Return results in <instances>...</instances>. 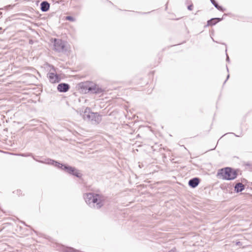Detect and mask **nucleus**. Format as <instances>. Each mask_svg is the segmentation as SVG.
I'll use <instances>...</instances> for the list:
<instances>
[{
  "instance_id": "nucleus-12",
  "label": "nucleus",
  "mask_w": 252,
  "mask_h": 252,
  "mask_svg": "<svg viewBox=\"0 0 252 252\" xmlns=\"http://www.w3.org/2000/svg\"><path fill=\"white\" fill-rule=\"evenodd\" d=\"M50 8V4L47 1H43L40 4V9L42 12L47 11Z\"/></svg>"
},
{
  "instance_id": "nucleus-9",
  "label": "nucleus",
  "mask_w": 252,
  "mask_h": 252,
  "mask_svg": "<svg viewBox=\"0 0 252 252\" xmlns=\"http://www.w3.org/2000/svg\"><path fill=\"white\" fill-rule=\"evenodd\" d=\"M49 81L51 83H57L61 81V77L59 75L53 72H49L48 74Z\"/></svg>"
},
{
  "instance_id": "nucleus-17",
  "label": "nucleus",
  "mask_w": 252,
  "mask_h": 252,
  "mask_svg": "<svg viewBox=\"0 0 252 252\" xmlns=\"http://www.w3.org/2000/svg\"><path fill=\"white\" fill-rule=\"evenodd\" d=\"M245 165L250 167L252 166V164L249 162H247L245 163Z\"/></svg>"
},
{
  "instance_id": "nucleus-4",
  "label": "nucleus",
  "mask_w": 252,
  "mask_h": 252,
  "mask_svg": "<svg viewBox=\"0 0 252 252\" xmlns=\"http://www.w3.org/2000/svg\"><path fill=\"white\" fill-rule=\"evenodd\" d=\"M65 42L60 39H54V49L58 52H63L65 49Z\"/></svg>"
},
{
  "instance_id": "nucleus-2",
  "label": "nucleus",
  "mask_w": 252,
  "mask_h": 252,
  "mask_svg": "<svg viewBox=\"0 0 252 252\" xmlns=\"http://www.w3.org/2000/svg\"><path fill=\"white\" fill-rule=\"evenodd\" d=\"M86 203L91 208L100 209L104 205L105 197L102 195L94 193H86L84 194Z\"/></svg>"
},
{
  "instance_id": "nucleus-5",
  "label": "nucleus",
  "mask_w": 252,
  "mask_h": 252,
  "mask_svg": "<svg viewBox=\"0 0 252 252\" xmlns=\"http://www.w3.org/2000/svg\"><path fill=\"white\" fill-rule=\"evenodd\" d=\"M90 88L89 93L91 94H100L103 92V90L101 87L93 82H91V87Z\"/></svg>"
},
{
  "instance_id": "nucleus-22",
  "label": "nucleus",
  "mask_w": 252,
  "mask_h": 252,
  "mask_svg": "<svg viewBox=\"0 0 252 252\" xmlns=\"http://www.w3.org/2000/svg\"><path fill=\"white\" fill-rule=\"evenodd\" d=\"M232 134H233L234 135H235V136H237V137H238L239 136L238 135H236L235 133H231Z\"/></svg>"
},
{
  "instance_id": "nucleus-7",
  "label": "nucleus",
  "mask_w": 252,
  "mask_h": 252,
  "mask_svg": "<svg viewBox=\"0 0 252 252\" xmlns=\"http://www.w3.org/2000/svg\"><path fill=\"white\" fill-rule=\"evenodd\" d=\"M92 113L90 108L86 107L84 111L80 112V115L83 117L84 120L89 121H90L91 115Z\"/></svg>"
},
{
  "instance_id": "nucleus-6",
  "label": "nucleus",
  "mask_w": 252,
  "mask_h": 252,
  "mask_svg": "<svg viewBox=\"0 0 252 252\" xmlns=\"http://www.w3.org/2000/svg\"><path fill=\"white\" fill-rule=\"evenodd\" d=\"M93 124H98L101 121V115L98 113L93 112L91 115L90 121Z\"/></svg>"
},
{
  "instance_id": "nucleus-1",
  "label": "nucleus",
  "mask_w": 252,
  "mask_h": 252,
  "mask_svg": "<svg viewBox=\"0 0 252 252\" xmlns=\"http://www.w3.org/2000/svg\"><path fill=\"white\" fill-rule=\"evenodd\" d=\"M18 155L24 157H31L32 156L33 158L36 160V161H38L40 163H45L47 164L52 165L54 166L55 167H56L59 169H61L67 173L75 176L76 177L78 178H81L82 176V174L79 172V171L77 170L76 168H75L74 167H72L71 166L68 165L67 164L61 163L60 162L54 160L52 159L48 158L46 159L45 161L43 160H39L36 159H35L32 156V153H28V154H19Z\"/></svg>"
},
{
  "instance_id": "nucleus-23",
  "label": "nucleus",
  "mask_w": 252,
  "mask_h": 252,
  "mask_svg": "<svg viewBox=\"0 0 252 252\" xmlns=\"http://www.w3.org/2000/svg\"><path fill=\"white\" fill-rule=\"evenodd\" d=\"M167 3L166 4V7H165V9H167Z\"/></svg>"
},
{
  "instance_id": "nucleus-13",
  "label": "nucleus",
  "mask_w": 252,
  "mask_h": 252,
  "mask_svg": "<svg viewBox=\"0 0 252 252\" xmlns=\"http://www.w3.org/2000/svg\"><path fill=\"white\" fill-rule=\"evenodd\" d=\"M244 189L245 186L241 183H237L234 186V191L237 193L242 191Z\"/></svg>"
},
{
  "instance_id": "nucleus-21",
  "label": "nucleus",
  "mask_w": 252,
  "mask_h": 252,
  "mask_svg": "<svg viewBox=\"0 0 252 252\" xmlns=\"http://www.w3.org/2000/svg\"><path fill=\"white\" fill-rule=\"evenodd\" d=\"M169 252H174V251L173 250H171Z\"/></svg>"
},
{
  "instance_id": "nucleus-8",
  "label": "nucleus",
  "mask_w": 252,
  "mask_h": 252,
  "mask_svg": "<svg viewBox=\"0 0 252 252\" xmlns=\"http://www.w3.org/2000/svg\"><path fill=\"white\" fill-rule=\"evenodd\" d=\"M92 82H85L79 84L82 92L85 94L89 93Z\"/></svg>"
},
{
  "instance_id": "nucleus-14",
  "label": "nucleus",
  "mask_w": 252,
  "mask_h": 252,
  "mask_svg": "<svg viewBox=\"0 0 252 252\" xmlns=\"http://www.w3.org/2000/svg\"><path fill=\"white\" fill-rule=\"evenodd\" d=\"M222 18H213L207 21V26H213L221 21Z\"/></svg>"
},
{
  "instance_id": "nucleus-16",
  "label": "nucleus",
  "mask_w": 252,
  "mask_h": 252,
  "mask_svg": "<svg viewBox=\"0 0 252 252\" xmlns=\"http://www.w3.org/2000/svg\"><path fill=\"white\" fill-rule=\"evenodd\" d=\"M65 19L67 20L72 21V22H73L75 21L74 18L72 16H66Z\"/></svg>"
},
{
  "instance_id": "nucleus-3",
  "label": "nucleus",
  "mask_w": 252,
  "mask_h": 252,
  "mask_svg": "<svg viewBox=\"0 0 252 252\" xmlns=\"http://www.w3.org/2000/svg\"><path fill=\"white\" fill-rule=\"evenodd\" d=\"M237 172L231 167H225L220 169L217 173V177L225 180H232L237 178Z\"/></svg>"
},
{
  "instance_id": "nucleus-18",
  "label": "nucleus",
  "mask_w": 252,
  "mask_h": 252,
  "mask_svg": "<svg viewBox=\"0 0 252 252\" xmlns=\"http://www.w3.org/2000/svg\"><path fill=\"white\" fill-rule=\"evenodd\" d=\"M192 8H193V5H192V4L189 5L188 6V9L189 10H192Z\"/></svg>"
},
{
  "instance_id": "nucleus-10",
  "label": "nucleus",
  "mask_w": 252,
  "mask_h": 252,
  "mask_svg": "<svg viewBox=\"0 0 252 252\" xmlns=\"http://www.w3.org/2000/svg\"><path fill=\"white\" fill-rule=\"evenodd\" d=\"M69 85L65 83H60L57 87L58 91L61 93H65L69 90Z\"/></svg>"
},
{
  "instance_id": "nucleus-20",
  "label": "nucleus",
  "mask_w": 252,
  "mask_h": 252,
  "mask_svg": "<svg viewBox=\"0 0 252 252\" xmlns=\"http://www.w3.org/2000/svg\"><path fill=\"white\" fill-rule=\"evenodd\" d=\"M229 77V75L228 74V75H227L226 79L225 80L224 83H225L226 82V81L228 79Z\"/></svg>"
},
{
  "instance_id": "nucleus-19",
  "label": "nucleus",
  "mask_w": 252,
  "mask_h": 252,
  "mask_svg": "<svg viewBox=\"0 0 252 252\" xmlns=\"http://www.w3.org/2000/svg\"><path fill=\"white\" fill-rule=\"evenodd\" d=\"M226 60L227 62H229V57L227 55V54H226Z\"/></svg>"
},
{
  "instance_id": "nucleus-15",
  "label": "nucleus",
  "mask_w": 252,
  "mask_h": 252,
  "mask_svg": "<svg viewBox=\"0 0 252 252\" xmlns=\"http://www.w3.org/2000/svg\"><path fill=\"white\" fill-rule=\"evenodd\" d=\"M210 1L213 5L219 10L222 12L225 10V9L221 6H220L218 4L215 0H210Z\"/></svg>"
},
{
  "instance_id": "nucleus-24",
  "label": "nucleus",
  "mask_w": 252,
  "mask_h": 252,
  "mask_svg": "<svg viewBox=\"0 0 252 252\" xmlns=\"http://www.w3.org/2000/svg\"><path fill=\"white\" fill-rule=\"evenodd\" d=\"M226 68H227V71H228V67H227V66H226Z\"/></svg>"
},
{
  "instance_id": "nucleus-11",
  "label": "nucleus",
  "mask_w": 252,
  "mask_h": 252,
  "mask_svg": "<svg viewBox=\"0 0 252 252\" xmlns=\"http://www.w3.org/2000/svg\"><path fill=\"white\" fill-rule=\"evenodd\" d=\"M200 183V179L198 178L195 177L190 179L189 181V187L195 188Z\"/></svg>"
},
{
  "instance_id": "nucleus-25",
  "label": "nucleus",
  "mask_w": 252,
  "mask_h": 252,
  "mask_svg": "<svg viewBox=\"0 0 252 252\" xmlns=\"http://www.w3.org/2000/svg\"><path fill=\"white\" fill-rule=\"evenodd\" d=\"M139 166L141 168V165H140L139 164Z\"/></svg>"
}]
</instances>
